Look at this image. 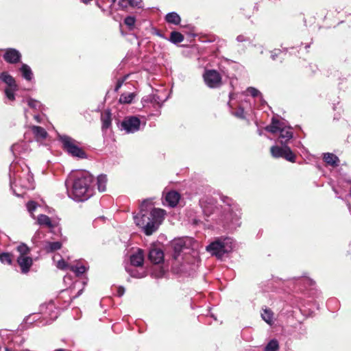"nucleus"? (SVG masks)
<instances>
[{"label":"nucleus","instance_id":"1","mask_svg":"<svg viewBox=\"0 0 351 351\" xmlns=\"http://www.w3.org/2000/svg\"><path fill=\"white\" fill-rule=\"evenodd\" d=\"M93 176L87 171H72L65 182L70 197L77 202L88 199L93 193Z\"/></svg>","mask_w":351,"mask_h":351},{"label":"nucleus","instance_id":"2","mask_svg":"<svg viewBox=\"0 0 351 351\" xmlns=\"http://www.w3.org/2000/svg\"><path fill=\"white\" fill-rule=\"evenodd\" d=\"M165 211L160 208H153L151 201L145 200L140 206V213L134 216L136 226L142 228L147 235L155 232L162 221Z\"/></svg>","mask_w":351,"mask_h":351},{"label":"nucleus","instance_id":"3","mask_svg":"<svg viewBox=\"0 0 351 351\" xmlns=\"http://www.w3.org/2000/svg\"><path fill=\"white\" fill-rule=\"evenodd\" d=\"M174 261L172 265V271L178 274L191 275L195 271V264L187 262V259L181 254L184 250H186V241L183 239L175 240L173 243Z\"/></svg>","mask_w":351,"mask_h":351},{"label":"nucleus","instance_id":"4","mask_svg":"<svg viewBox=\"0 0 351 351\" xmlns=\"http://www.w3.org/2000/svg\"><path fill=\"white\" fill-rule=\"evenodd\" d=\"M41 313L43 315L42 319L39 313H33L26 317L24 319L25 327L40 328L50 321L55 320L58 316V311L53 302L41 306Z\"/></svg>","mask_w":351,"mask_h":351},{"label":"nucleus","instance_id":"5","mask_svg":"<svg viewBox=\"0 0 351 351\" xmlns=\"http://www.w3.org/2000/svg\"><path fill=\"white\" fill-rule=\"evenodd\" d=\"M233 246L232 239L230 237H221L206 246V250L211 255L221 258L226 254L230 253L232 250Z\"/></svg>","mask_w":351,"mask_h":351},{"label":"nucleus","instance_id":"6","mask_svg":"<svg viewBox=\"0 0 351 351\" xmlns=\"http://www.w3.org/2000/svg\"><path fill=\"white\" fill-rule=\"evenodd\" d=\"M58 140L62 145L63 149L73 157L86 158V154L80 147V143L67 135H58Z\"/></svg>","mask_w":351,"mask_h":351},{"label":"nucleus","instance_id":"7","mask_svg":"<svg viewBox=\"0 0 351 351\" xmlns=\"http://www.w3.org/2000/svg\"><path fill=\"white\" fill-rule=\"evenodd\" d=\"M14 182L12 180H11L10 184L14 193L18 197L23 196V194L16 193V190L13 189L14 184L16 186L17 184H19L21 188L25 189H33L34 188L33 176L30 173L29 167H26L25 169L23 170L21 174L14 175Z\"/></svg>","mask_w":351,"mask_h":351},{"label":"nucleus","instance_id":"8","mask_svg":"<svg viewBox=\"0 0 351 351\" xmlns=\"http://www.w3.org/2000/svg\"><path fill=\"white\" fill-rule=\"evenodd\" d=\"M226 213L224 217L225 226L230 230H234L241 225V210L235 205L225 210Z\"/></svg>","mask_w":351,"mask_h":351},{"label":"nucleus","instance_id":"9","mask_svg":"<svg viewBox=\"0 0 351 351\" xmlns=\"http://www.w3.org/2000/svg\"><path fill=\"white\" fill-rule=\"evenodd\" d=\"M270 152L274 158H283L287 161L294 162L295 161V155L291 151V148L287 144L272 146Z\"/></svg>","mask_w":351,"mask_h":351},{"label":"nucleus","instance_id":"10","mask_svg":"<svg viewBox=\"0 0 351 351\" xmlns=\"http://www.w3.org/2000/svg\"><path fill=\"white\" fill-rule=\"evenodd\" d=\"M141 121L140 119L136 116H128L121 122V129L125 130L126 133H134L141 129Z\"/></svg>","mask_w":351,"mask_h":351},{"label":"nucleus","instance_id":"11","mask_svg":"<svg viewBox=\"0 0 351 351\" xmlns=\"http://www.w3.org/2000/svg\"><path fill=\"white\" fill-rule=\"evenodd\" d=\"M206 84L210 88H217L221 84V77L215 70H207L204 74Z\"/></svg>","mask_w":351,"mask_h":351},{"label":"nucleus","instance_id":"12","mask_svg":"<svg viewBox=\"0 0 351 351\" xmlns=\"http://www.w3.org/2000/svg\"><path fill=\"white\" fill-rule=\"evenodd\" d=\"M199 205L203 213L207 215H210L215 208V201L210 197H204L199 200Z\"/></svg>","mask_w":351,"mask_h":351},{"label":"nucleus","instance_id":"13","mask_svg":"<svg viewBox=\"0 0 351 351\" xmlns=\"http://www.w3.org/2000/svg\"><path fill=\"white\" fill-rule=\"evenodd\" d=\"M21 55L20 52L12 48L7 49L3 54L4 60L10 64H15L20 61Z\"/></svg>","mask_w":351,"mask_h":351},{"label":"nucleus","instance_id":"14","mask_svg":"<svg viewBox=\"0 0 351 351\" xmlns=\"http://www.w3.org/2000/svg\"><path fill=\"white\" fill-rule=\"evenodd\" d=\"M17 263L23 274H27L33 264L32 258L29 256H19Z\"/></svg>","mask_w":351,"mask_h":351},{"label":"nucleus","instance_id":"15","mask_svg":"<svg viewBox=\"0 0 351 351\" xmlns=\"http://www.w3.org/2000/svg\"><path fill=\"white\" fill-rule=\"evenodd\" d=\"M37 223L41 226L48 228L51 231L58 226L57 221L52 220L45 215H39L38 216Z\"/></svg>","mask_w":351,"mask_h":351},{"label":"nucleus","instance_id":"16","mask_svg":"<svg viewBox=\"0 0 351 351\" xmlns=\"http://www.w3.org/2000/svg\"><path fill=\"white\" fill-rule=\"evenodd\" d=\"M144 254L141 250H138L130 256L131 265L130 267H143Z\"/></svg>","mask_w":351,"mask_h":351},{"label":"nucleus","instance_id":"17","mask_svg":"<svg viewBox=\"0 0 351 351\" xmlns=\"http://www.w3.org/2000/svg\"><path fill=\"white\" fill-rule=\"evenodd\" d=\"M149 259L154 264H159L164 259V254L163 252L157 248H153L149 250Z\"/></svg>","mask_w":351,"mask_h":351},{"label":"nucleus","instance_id":"18","mask_svg":"<svg viewBox=\"0 0 351 351\" xmlns=\"http://www.w3.org/2000/svg\"><path fill=\"white\" fill-rule=\"evenodd\" d=\"M279 142L281 145L287 144V142L293 138V132L290 127H285L283 125L280 129Z\"/></svg>","mask_w":351,"mask_h":351},{"label":"nucleus","instance_id":"19","mask_svg":"<svg viewBox=\"0 0 351 351\" xmlns=\"http://www.w3.org/2000/svg\"><path fill=\"white\" fill-rule=\"evenodd\" d=\"M180 198V195L178 192L171 191L165 195V200L168 206L175 207L178 204Z\"/></svg>","mask_w":351,"mask_h":351},{"label":"nucleus","instance_id":"20","mask_svg":"<svg viewBox=\"0 0 351 351\" xmlns=\"http://www.w3.org/2000/svg\"><path fill=\"white\" fill-rule=\"evenodd\" d=\"M29 146L27 142H20L18 143L14 144L11 150L14 155H21L22 154H25L29 152Z\"/></svg>","mask_w":351,"mask_h":351},{"label":"nucleus","instance_id":"21","mask_svg":"<svg viewBox=\"0 0 351 351\" xmlns=\"http://www.w3.org/2000/svg\"><path fill=\"white\" fill-rule=\"evenodd\" d=\"M261 317L262 319L267 323L269 326H272L274 323L275 318H274V314L273 311L269 308L265 307V308L262 309L261 312Z\"/></svg>","mask_w":351,"mask_h":351},{"label":"nucleus","instance_id":"22","mask_svg":"<svg viewBox=\"0 0 351 351\" xmlns=\"http://www.w3.org/2000/svg\"><path fill=\"white\" fill-rule=\"evenodd\" d=\"M126 271L130 275L134 278H143L146 276V272L143 267H127Z\"/></svg>","mask_w":351,"mask_h":351},{"label":"nucleus","instance_id":"23","mask_svg":"<svg viewBox=\"0 0 351 351\" xmlns=\"http://www.w3.org/2000/svg\"><path fill=\"white\" fill-rule=\"evenodd\" d=\"M62 245V244L60 241H46L44 245V250L47 253H51L60 250Z\"/></svg>","mask_w":351,"mask_h":351},{"label":"nucleus","instance_id":"24","mask_svg":"<svg viewBox=\"0 0 351 351\" xmlns=\"http://www.w3.org/2000/svg\"><path fill=\"white\" fill-rule=\"evenodd\" d=\"M23 101H25L27 106L35 112H42L44 108L43 104L38 100L32 98H27L26 99H23Z\"/></svg>","mask_w":351,"mask_h":351},{"label":"nucleus","instance_id":"25","mask_svg":"<svg viewBox=\"0 0 351 351\" xmlns=\"http://www.w3.org/2000/svg\"><path fill=\"white\" fill-rule=\"evenodd\" d=\"M283 127V123L278 119L273 118L270 125L265 128V130L271 133L275 134L280 131Z\"/></svg>","mask_w":351,"mask_h":351},{"label":"nucleus","instance_id":"26","mask_svg":"<svg viewBox=\"0 0 351 351\" xmlns=\"http://www.w3.org/2000/svg\"><path fill=\"white\" fill-rule=\"evenodd\" d=\"M31 130L33 134H34L35 137L38 140L45 139L47 136V132H46V130L40 126H32Z\"/></svg>","mask_w":351,"mask_h":351},{"label":"nucleus","instance_id":"27","mask_svg":"<svg viewBox=\"0 0 351 351\" xmlns=\"http://www.w3.org/2000/svg\"><path fill=\"white\" fill-rule=\"evenodd\" d=\"M20 71L23 77L26 80L31 81L32 80L33 73L29 66L26 64H22L20 68Z\"/></svg>","mask_w":351,"mask_h":351},{"label":"nucleus","instance_id":"28","mask_svg":"<svg viewBox=\"0 0 351 351\" xmlns=\"http://www.w3.org/2000/svg\"><path fill=\"white\" fill-rule=\"evenodd\" d=\"M101 122H102V130L104 131L111 126L112 120H111V114L109 111L105 112L101 114Z\"/></svg>","mask_w":351,"mask_h":351},{"label":"nucleus","instance_id":"29","mask_svg":"<svg viewBox=\"0 0 351 351\" xmlns=\"http://www.w3.org/2000/svg\"><path fill=\"white\" fill-rule=\"evenodd\" d=\"M0 80L7 84L8 87L17 85L14 78L7 72L0 73Z\"/></svg>","mask_w":351,"mask_h":351},{"label":"nucleus","instance_id":"30","mask_svg":"<svg viewBox=\"0 0 351 351\" xmlns=\"http://www.w3.org/2000/svg\"><path fill=\"white\" fill-rule=\"evenodd\" d=\"M324 161L332 166H337L339 162V159L337 156H336L333 154L326 153L324 154Z\"/></svg>","mask_w":351,"mask_h":351},{"label":"nucleus","instance_id":"31","mask_svg":"<svg viewBox=\"0 0 351 351\" xmlns=\"http://www.w3.org/2000/svg\"><path fill=\"white\" fill-rule=\"evenodd\" d=\"M165 19L167 23L174 25H178L181 21L179 14L174 12L168 13L165 16Z\"/></svg>","mask_w":351,"mask_h":351},{"label":"nucleus","instance_id":"32","mask_svg":"<svg viewBox=\"0 0 351 351\" xmlns=\"http://www.w3.org/2000/svg\"><path fill=\"white\" fill-rule=\"evenodd\" d=\"M107 178L105 175H99L97 177V188L100 192H104L106 189Z\"/></svg>","mask_w":351,"mask_h":351},{"label":"nucleus","instance_id":"33","mask_svg":"<svg viewBox=\"0 0 351 351\" xmlns=\"http://www.w3.org/2000/svg\"><path fill=\"white\" fill-rule=\"evenodd\" d=\"M18 90L17 85L12 86H8L5 89V94L7 98L11 101H14L15 99L14 92Z\"/></svg>","mask_w":351,"mask_h":351},{"label":"nucleus","instance_id":"34","mask_svg":"<svg viewBox=\"0 0 351 351\" xmlns=\"http://www.w3.org/2000/svg\"><path fill=\"white\" fill-rule=\"evenodd\" d=\"M135 97L134 93H123L121 95L119 98V102L121 104H130Z\"/></svg>","mask_w":351,"mask_h":351},{"label":"nucleus","instance_id":"35","mask_svg":"<svg viewBox=\"0 0 351 351\" xmlns=\"http://www.w3.org/2000/svg\"><path fill=\"white\" fill-rule=\"evenodd\" d=\"M169 40L173 43H180L184 40V36L180 32H172Z\"/></svg>","mask_w":351,"mask_h":351},{"label":"nucleus","instance_id":"36","mask_svg":"<svg viewBox=\"0 0 351 351\" xmlns=\"http://www.w3.org/2000/svg\"><path fill=\"white\" fill-rule=\"evenodd\" d=\"M69 269L73 271L77 276H80L86 272V267L83 265H79L77 264L75 265H71V267H69Z\"/></svg>","mask_w":351,"mask_h":351},{"label":"nucleus","instance_id":"37","mask_svg":"<svg viewBox=\"0 0 351 351\" xmlns=\"http://www.w3.org/2000/svg\"><path fill=\"white\" fill-rule=\"evenodd\" d=\"M279 349L278 342L276 339L271 340L265 346V351H276Z\"/></svg>","mask_w":351,"mask_h":351},{"label":"nucleus","instance_id":"38","mask_svg":"<svg viewBox=\"0 0 351 351\" xmlns=\"http://www.w3.org/2000/svg\"><path fill=\"white\" fill-rule=\"evenodd\" d=\"M16 250L19 253V256H28L30 252L29 247L25 243H21L18 245Z\"/></svg>","mask_w":351,"mask_h":351},{"label":"nucleus","instance_id":"39","mask_svg":"<svg viewBox=\"0 0 351 351\" xmlns=\"http://www.w3.org/2000/svg\"><path fill=\"white\" fill-rule=\"evenodd\" d=\"M0 261L2 263H7L8 265H11L12 262L11 254L6 252L0 254Z\"/></svg>","mask_w":351,"mask_h":351},{"label":"nucleus","instance_id":"40","mask_svg":"<svg viewBox=\"0 0 351 351\" xmlns=\"http://www.w3.org/2000/svg\"><path fill=\"white\" fill-rule=\"evenodd\" d=\"M82 291H83V289H79V291H77V293L75 295H71L73 289L70 288L68 290L62 291V293L63 294H69V295L70 299L68 301V302L69 304L72 301V300H73V299L76 298L77 297H78L79 295H80L82 294Z\"/></svg>","mask_w":351,"mask_h":351},{"label":"nucleus","instance_id":"41","mask_svg":"<svg viewBox=\"0 0 351 351\" xmlns=\"http://www.w3.org/2000/svg\"><path fill=\"white\" fill-rule=\"evenodd\" d=\"M246 92L251 95L253 97H258V96H260L261 97V93L259 92L258 90H257L256 88H254V87H249L247 90H246Z\"/></svg>","mask_w":351,"mask_h":351},{"label":"nucleus","instance_id":"42","mask_svg":"<svg viewBox=\"0 0 351 351\" xmlns=\"http://www.w3.org/2000/svg\"><path fill=\"white\" fill-rule=\"evenodd\" d=\"M135 21H136L135 18L134 16H127L124 20L125 24L130 28L133 27V26L134 25Z\"/></svg>","mask_w":351,"mask_h":351},{"label":"nucleus","instance_id":"43","mask_svg":"<svg viewBox=\"0 0 351 351\" xmlns=\"http://www.w3.org/2000/svg\"><path fill=\"white\" fill-rule=\"evenodd\" d=\"M232 114L239 119H245L243 106L240 105L238 110L233 112Z\"/></svg>","mask_w":351,"mask_h":351},{"label":"nucleus","instance_id":"44","mask_svg":"<svg viewBox=\"0 0 351 351\" xmlns=\"http://www.w3.org/2000/svg\"><path fill=\"white\" fill-rule=\"evenodd\" d=\"M37 208V204L34 201H30L27 202V210L31 213L32 216H33V212L36 210Z\"/></svg>","mask_w":351,"mask_h":351},{"label":"nucleus","instance_id":"45","mask_svg":"<svg viewBox=\"0 0 351 351\" xmlns=\"http://www.w3.org/2000/svg\"><path fill=\"white\" fill-rule=\"evenodd\" d=\"M56 266L60 269H69V267H71V265H68L63 259L58 261Z\"/></svg>","mask_w":351,"mask_h":351},{"label":"nucleus","instance_id":"46","mask_svg":"<svg viewBox=\"0 0 351 351\" xmlns=\"http://www.w3.org/2000/svg\"><path fill=\"white\" fill-rule=\"evenodd\" d=\"M128 3L133 8H140L142 7V0H128Z\"/></svg>","mask_w":351,"mask_h":351},{"label":"nucleus","instance_id":"47","mask_svg":"<svg viewBox=\"0 0 351 351\" xmlns=\"http://www.w3.org/2000/svg\"><path fill=\"white\" fill-rule=\"evenodd\" d=\"M119 5L123 9L128 8V6L130 5L128 3V0H120L119 1Z\"/></svg>","mask_w":351,"mask_h":351},{"label":"nucleus","instance_id":"48","mask_svg":"<svg viewBox=\"0 0 351 351\" xmlns=\"http://www.w3.org/2000/svg\"><path fill=\"white\" fill-rule=\"evenodd\" d=\"M237 40L238 42H244V41H247V38H245L243 35H239L237 37Z\"/></svg>","mask_w":351,"mask_h":351},{"label":"nucleus","instance_id":"49","mask_svg":"<svg viewBox=\"0 0 351 351\" xmlns=\"http://www.w3.org/2000/svg\"><path fill=\"white\" fill-rule=\"evenodd\" d=\"M164 271L162 269H160L158 274H156L154 272L152 273V275L154 276L156 278H160L164 275Z\"/></svg>","mask_w":351,"mask_h":351},{"label":"nucleus","instance_id":"50","mask_svg":"<svg viewBox=\"0 0 351 351\" xmlns=\"http://www.w3.org/2000/svg\"><path fill=\"white\" fill-rule=\"evenodd\" d=\"M123 82V80H119L117 83V85L115 86V91H118L119 89L121 88V86H122V84Z\"/></svg>","mask_w":351,"mask_h":351},{"label":"nucleus","instance_id":"51","mask_svg":"<svg viewBox=\"0 0 351 351\" xmlns=\"http://www.w3.org/2000/svg\"><path fill=\"white\" fill-rule=\"evenodd\" d=\"M279 51V50H274V51H271V57L273 60L276 59V57L278 56Z\"/></svg>","mask_w":351,"mask_h":351},{"label":"nucleus","instance_id":"52","mask_svg":"<svg viewBox=\"0 0 351 351\" xmlns=\"http://www.w3.org/2000/svg\"><path fill=\"white\" fill-rule=\"evenodd\" d=\"M34 119L38 122L41 123L42 122V118L39 114H34Z\"/></svg>","mask_w":351,"mask_h":351},{"label":"nucleus","instance_id":"53","mask_svg":"<svg viewBox=\"0 0 351 351\" xmlns=\"http://www.w3.org/2000/svg\"><path fill=\"white\" fill-rule=\"evenodd\" d=\"M125 289L122 287H119L118 289V295L119 296H122L124 294Z\"/></svg>","mask_w":351,"mask_h":351},{"label":"nucleus","instance_id":"54","mask_svg":"<svg viewBox=\"0 0 351 351\" xmlns=\"http://www.w3.org/2000/svg\"><path fill=\"white\" fill-rule=\"evenodd\" d=\"M153 101L157 104H160V99L159 97L156 95H153Z\"/></svg>","mask_w":351,"mask_h":351},{"label":"nucleus","instance_id":"55","mask_svg":"<svg viewBox=\"0 0 351 351\" xmlns=\"http://www.w3.org/2000/svg\"><path fill=\"white\" fill-rule=\"evenodd\" d=\"M92 0H81L84 4H88Z\"/></svg>","mask_w":351,"mask_h":351},{"label":"nucleus","instance_id":"56","mask_svg":"<svg viewBox=\"0 0 351 351\" xmlns=\"http://www.w3.org/2000/svg\"><path fill=\"white\" fill-rule=\"evenodd\" d=\"M27 112H28L27 110H24V114H25V117L26 119L28 118Z\"/></svg>","mask_w":351,"mask_h":351},{"label":"nucleus","instance_id":"57","mask_svg":"<svg viewBox=\"0 0 351 351\" xmlns=\"http://www.w3.org/2000/svg\"><path fill=\"white\" fill-rule=\"evenodd\" d=\"M54 351H65V350L64 349L60 348V349H57Z\"/></svg>","mask_w":351,"mask_h":351},{"label":"nucleus","instance_id":"58","mask_svg":"<svg viewBox=\"0 0 351 351\" xmlns=\"http://www.w3.org/2000/svg\"><path fill=\"white\" fill-rule=\"evenodd\" d=\"M230 100H232V99H233V95H232V94H231V95H230Z\"/></svg>","mask_w":351,"mask_h":351},{"label":"nucleus","instance_id":"59","mask_svg":"<svg viewBox=\"0 0 351 351\" xmlns=\"http://www.w3.org/2000/svg\"><path fill=\"white\" fill-rule=\"evenodd\" d=\"M10 168H14L15 169V166L14 165H11V167Z\"/></svg>","mask_w":351,"mask_h":351},{"label":"nucleus","instance_id":"60","mask_svg":"<svg viewBox=\"0 0 351 351\" xmlns=\"http://www.w3.org/2000/svg\"><path fill=\"white\" fill-rule=\"evenodd\" d=\"M117 0H112V3H115Z\"/></svg>","mask_w":351,"mask_h":351},{"label":"nucleus","instance_id":"61","mask_svg":"<svg viewBox=\"0 0 351 351\" xmlns=\"http://www.w3.org/2000/svg\"><path fill=\"white\" fill-rule=\"evenodd\" d=\"M349 210H350V211L351 212V208H350V206H349Z\"/></svg>","mask_w":351,"mask_h":351},{"label":"nucleus","instance_id":"62","mask_svg":"<svg viewBox=\"0 0 351 351\" xmlns=\"http://www.w3.org/2000/svg\"><path fill=\"white\" fill-rule=\"evenodd\" d=\"M5 351H10L8 349H6Z\"/></svg>","mask_w":351,"mask_h":351}]
</instances>
